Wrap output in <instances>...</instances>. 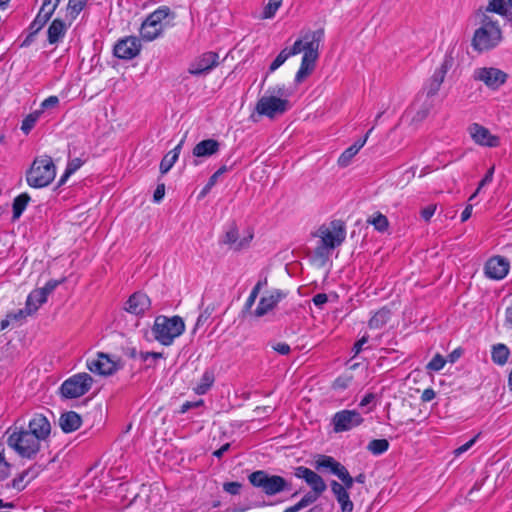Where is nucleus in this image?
<instances>
[{"mask_svg":"<svg viewBox=\"0 0 512 512\" xmlns=\"http://www.w3.org/2000/svg\"><path fill=\"white\" fill-rule=\"evenodd\" d=\"M51 423L42 414H34L27 427L15 428L7 438V444L21 457L33 460L51 437Z\"/></svg>","mask_w":512,"mask_h":512,"instance_id":"f257e3e1","label":"nucleus"},{"mask_svg":"<svg viewBox=\"0 0 512 512\" xmlns=\"http://www.w3.org/2000/svg\"><path fill=\"white\" fill-rule=\"evenodd\" d=\"M323 38V29L306 32L300 39L294 42L291 48L281 50L270 64L269 73L276 71L289 57L303 52L300 67L295 75V83H302L315 69L316 61L319 58L320 44Z\"/></svg>","mask_w":512,"mask_h":512,"instance_id":"f03ea898","label":"nucleus"},{"mask_svg":"<svg viewBox=\"0 0 512 512\" xmlns=\"http://www.w3.org/2000/svg\"><path fill=\"white\" fill-rule=\"evenodd\" d=\"M502 41V31L494 17L485 13L479 15L478 27L475 29L471 46L477 52H485L497 47Z\"/></svg>","mask_w":512,"mask_h":512,"instance_id":"7ed1b4c3","label":"nucleus"},{"mask_svg":"<svg viewBox=\"0 0 512 512\" xmlns=\"http://www.w3.org/2000/svg\"><path fill=\"white\" fill-rule=\"evenodd\" d=\"M288 96L289 93L285 85L270 87L266 94L258 100L256 112L270 119L282 115L289 109Z\"/></svg>","mask_w":512,"mask_h":512,"instance_id":"20e7f679","label":"nucleus"},{"mask_svg":"<svg viewBox=\"0 0 512 512\" xmlns=\"http://www.w3.org/2000/svg\"><path fill=\"white\" fill-rule=\"evenodd\" d=\"M185 331V323L180 316L159 315L152 326L154 339L164 346H170Z\"/></svg>","mask_w":512,"mask_h":512,"instance_id":"39448f33","label":"nucleus"},{"mask_svg":"<svg viewBox=\"0 0 512 512\" xmlns=\"http://www.w3.org/2000/svg\"><path fill=\"white\" fill-rule=\"evenodd\" d=\"M56 176V167L48 155H42L34 159L30 169L26 173L27 184L32 188L48 186Z\"/></svg>","mask_w":512,"mask_h":512,"instance_id":"423d86ee","label":"nucleus"},{"mask_svg":"<svg viewBox=\"0 0 512 512\" xmlns=\"http://www.w3.org/2000/svg\"><path fill=\"white\" fill-rule=\"evenodd\" d=\"M320 238V245L316 247L315 252L318 256L328 255L331 250L341 245L345 240V225L340 220H334L328 225H322L317 231Z\"/></svg>","mask_w":512,"mask_h":512,"instance_id":"0eeeda50","label":"nucleus"},{"mask_svg":"<svg viewBox=\"0 0 512 512\" xmlns=\"http://www.w3.org/2000/svg\"><path fill=\"white\" fill-rule=\"evenodd\" d=\"M249 482L268 496H274L290 489V484L279 475H270L264 470H258L248 476Z\"/></svg>","mask_w":512,"mask_h":512,"instance_id":"6e6552de","label":"nucleus"},{"mask_svg":"<svg viewBox=\"0 0 512 512\" xmlns=\"http://www.w3.org/2000/svg\"><path fill=\"white\" fill-rule=\"evenodd\" d=\"M171 14L167 6H161L150 13L142 22L140 35L145 41H153L161 35L164 29L163 21Z\"/></svg>","mask_w":512,"mask_h":512,"instance_id":"1a4fd4ad","label":"nucleus"},{"mask_svg":"<svg viewBox=\"0 0 512 512\" xmlns=\"http://www.w3.org/2000/svg\"><path fill=\"white\" fill-rule=\"evenodd\" d=\"M93 378L90 374L77 373L66 379L61 387V394L68 399L79 398L85 395L92 387Z\"/></svg>","mask_w":512,"mask_h":512,"instance_id":"9d476101","label":"nucleus"},{"mask_svg":"<svg viewBox=\"0 0 512 512\" xmlns=\"http://www.w3.org/2000/svg\"><path fill=\"white\" fill-rule=\"evenodd\" d=\"M472 77L489 89L497 90L506 82L508 75L496 67H479L474 69Z\"/></svg>","mask_w":512,"mask_h":512,"instance_id":"9b49d317","label":"nucleus"},{"mask_svg":"<svg viewBox=\"0 0 512 512\" xmlns=\"http://www.w3.org/2000/svg\"><path fill=\"white\" fill-rule=\"evenodd\" d=\"M65 278H62L60 280L51 279L46 284L41 287L32 290L26 299V306L28 307V310L35 313L40 306H42L44 303H46L48 296L62 283L65 282Z\"/></svg>","mask_w":512,"mask_h":512,"instance_id":"f8f14e48","label":"nucleus"},{"mask_svg":"<svg viewBox=\"0 0 512 512\" xmlns=\"http://www.w3.org/2000/svg\"><path fill=\"white\" fill-rule=\"evenodd\" d=\"M364 419L356 410H341L332 418L333 429L336 433L349 431L363 423Z\"/></svg>","mask_w":512,"mask_h":512,"instance_id":"ddd939ff","label":"nucleus"},{"mask_svg":"<svg viewBox=\"0 0 512 512\" xmlns=\"http://www.w3.org/2000/svg\"><path fill=\"white\" fill-rule=\"evenodd\" d=\"M219 55L215 52H205L196 57L189 65L188 72L194 76H202L210 73L218 66Z\"/></svg>","mask_w":512,"mask_h":512,"instance_id":"4468645a","label":"nucleus"},{"mask_svg":"<svg viewBox=\"0 0 512 512\" xmlns=\"http://www.w3.org/2000/svg\"><path fill=\"white\" fill-rule=\"evenodd\" d=\"M86 366L92 373L103 376L112 375L119 368L118 364L104 353H98L96 358L88 359Z\"/></svg>","mask_w":512,"mask_h":512,"instance_id":"2eb2a0df","label":"nucleus"},{"mask_svg":"<svg viewBox=\"0 0 512 512\" xmlns=\"http://www.w3.org/2000/svg\"><path fill=\"white\" fill-rule=\"evenodd\" d=\"M141 50V44L137 37L130 36L119 40L114 46V55L117 58L130 60L136 57Z\"/></svg>","mask_w":512,"mask_h":512,"instance_id":"dca6fc26","label":"nucleus"},{"mask_svg":"<svg viewBox=\"0 0 512 512\" xmlns=\"http://www.w3.org/2000/svg\"><path fill=\"white\" fill-rule=\"evenodd\" d=\"M433 107L434 99H429L428 97L418 94L407 111V114L411 115V121L413 123H420L427 118Z\"/></svg>","mask_w":512,"mask_h":512,"instance_id":"f3484780","label":"nucleus"},{"mask_svg":"<svg viewBox=\"0 0 512 512\" xmlns=\"http://www.w3.org/2000/svg\"><path fill=\"white\" fill-rule=\"evenodd\" d=\"M294 475L299 479H303L315 493L322 494L327 488L323 478L307 467H296Z\"/></svg>","mask_w":512,"mask_h":512,"instance_id":"a211bd4d","label":"nucleus"},{"mask_svg":"<svg viewBox=\"0 0 512 512\" xmlns=\"http://www.w3.org/2000/svg\"><path fill=\"white\" fill-rule=\"evenodd\" d=\"M285 297L286 294L279 289L270 291L268 295L260 298L259 303L253 312V315L257 318L263 317L272 311Z\"/></svg>","mask_w":512,"mask_h":512,"instance_id":"6ab92c4d","label":"nucleus"},{"mask_svg":"<svg viewBox=\"0 0 512 512\" xmlns=\"http://www.w3.org/2000/svg\"><path fill=\"white\" fill-rule=\"evenodd\" d=\"M508 271L509 262L501 256L492 257L485 264V275L490 279L501 280Z\"/></svg>","mask_w":512,"mask_h":512,"instance_id":"aec40b11","label":"nucleus"},{"mask_svg":"<svg viewBox=\"0 0 512 512\" xmlns=\"http://www.w3.org/2000/svg\"><path fill=\"white\" fill-rule=\"evenodd\" d=\"M469 134L481 146L497 147L499 145V138L492 135L487 128L477 123L470 125Z\"/></svg>","mask_w":512,"mask_h":512,"instance_id":"412c9836","label":"nucleus"},{"mask_svg":"<svg viewBox=\"0 0 512 512\" xmlns=\"http://www.w3.org/2000/svg\"><path fill=\"white\" fill-rule=\"evenodd\" d=\"M150 305L151 301L146 294L136 292L127 300L125 309L131 314L141 315L150 308Z\"/></svg>","mask_w":512,"mask_h":512,"instance_id":"4be33fe9","label":"nucleus"},{"mask_svg":"<svg viewBox=\"0 0 512 512\" xmlns=\"http://www.w3.org/2000/svg\"><path fill=\"white\" fill-rule=\"evenodd\" d=\"M238 228L232 223L227 227L225 234L223 235L221 242L230 246H233L235 250H241L244 247L248 246L249 242L253 238V234L249 233V235L242 240L238 241Z\"/></svg>","mask_w":512,"mask_h":512,"instance_id":"5701e85b","label":"nucleus"},{"mask_svg":"<svg viewBox=\"0 0 512 512\" xmlns=\"http://www.w3.org/2000/svg\"><path fill=\"white\" fill-rule=\"evenodd\" d=\"M330 485L337 502L340 504L341 512H352L354 504L350 499L349 493L345 491V487L335 480Z\"/></svg>","mask_w":512,"mask_h":512,"instance_id":"b1692460","label":"nucleus"},{"mask_svg":"<svg viewBox=\"0 0 512 512\" xmlns=\"http://www.w3.org/2000/svg\"><path fill=\"white\" fill-rule=\"evenodd\" d=\"M82 424L80 415L74 411L63 413L59 418V425L63 432L71 433L76 431Z\"/></svg>","mask_w":512,"mask_h":512,"instance_id":"393cba45","label":"nucleus"},{"mask_svg":"<svg viewBox=\"0 0 512 512\" xmlns=\"http://www.w3.org/2000/svg\"><path fill=\"white\" fill-rule=\"evenodd\" d=\"M220 144L217 140L206 139L202 140L193 148V155L195 157H209L218 152Z\"/></svg>","mask_w":512,"mask_h":512,"instance_id":"a878e982","label":"nucleus"},{"mask_svg":"<svg viewBox=\"0 0 512 512\" xmlns=\"http://www.w3.org/2000/svg\"><path fill=\"white\" fill-rule=\"evenodd\" d=\"M373 128H371L363 139L357 140L353 145L348 147L339 157L338 164L341 167H346L350 164L352 158L359 152V150L365 145L367 138Z\"/></svg>","mask_w":512,"mask_h":512,"instance_id":"bb28decb","label":"nucleus"},{"mask_svg":"<svg viewBox=\"0 0 512 512\" xmlns=\"http://www.w3.org/2000/svg\"><path fill=\"white\" fill-rule=\"evenodd\" d=\"M315 469L318 471L322 470H329L332 474L338 475L340 472V469H342L344 466L336 461L333 457L327 456V455H320L315 460Z\"/></svg>","mask_w":512,"mask_h":512,"instance_id":"cd10ccee","label":"nucleus"},{"mask_svg":"<svg viewBox=\"0 0 512 512\" xmlns=\"http://www.w3.org/2000/svg\"><path fill=\"white\" fill-rule=\"evenodd\" d=\"M67 25L61 19H54L48 27L47 37L50 44L58 43L66 34Z\"/></svg>","mask_w":512,"mask_h":512,"instance_id":"c85d7f7f","label":"nucleus"},{"mask_svg":"<svg viewBox=\"0 0 512 512\" xmlns=\"http://www.w3.org/2000/svg\"><path fill=\"white\" fill-rule=\"evenodd\" d=\"M509 356L510 350L505 344L498 343L492 346L491 358L495 364L499 366L505 365L508 362Z\"/></svg>","mask_w":512,"mask_h":512,"instance_id":"c756f323","label":"nucleus"},{"mask_svg":"<svg viewBox=\"0 0 512 512\" xmlns=\"http://www.w3.org/2000/svg\"><path fill=\"white\" fill-rule=\"evenodd\" d=\"M214 373L212 371H209V370H206L199 383L194 387V392L197 394V395H203V394H206L208 392V390L211 388V386L213 385L214 383Z\"/></svg>","mask_w":512,"mask_h":512,"instance_id":"7c9ffc66","label":"nucleus"},{"mask_svg":"<svg viewBox=\"0 0 512 512\" xmlns=\"http://www.w3.org/2000/svg\"><path fill=\"white\" fill-rule=\"evenodd\" d=\"M87 1L88 0H68L66 17L70 20V23L74 21L85 8Z\"/></svg>","mask_w":512,"mask_h":512,"instance_id":"2f4dec72","label":"nucleus"},{"mask_svg":"<svg viewBox=\"0 0 512 512\" xmlns=\"http://www.w3.org/2000/svg\"><path fill=\"white\" fill-rule=\"evenodd\" d=\"M453 65V59L450 56H445L442 63L436 70L434 71L433 75L430 77V79H433L440 84L443 83L445 76L447 72L450 70V68Z\"/></svg>","mask_w":512,"mask_h":512,"instance_id":"473e14b6","label":"nucleus"},{"mask_svg":"<svg viewBox=\"0 0 512 512\" xmlns=\"http://www.w3.org/2000/svg\"><path fill=\"white\" fill-rule=\"evenodd\" d=\"M390 319V310L382 308L377 311L369 320V327L371 329H379L383 327Z\"/></svg>","mask_w":512,"mask_h":512,"instance_id":"72a5a7b5","label":"nucleus"},{"mask_svg":"<svg viewBox=\"0 0 512 512\" xmlns=\"http://www.w3.org/2000/svg\"><path fill=\"white\" fill-rule=\"evenodd\" d=\"M30 196L27 193L18 195L13 201V219H18L26 209Z\"/></svg>","mask_w":512,"mask_h":512,"instance_id":"f704fd0d","label":"nucleus"},{"mask_svg":"<svg viewBox=\"0 0 512 512\" xmlns=\"http://www.w3.org/2000/svg\"><path fill=\"white\" fill-rule=\"evenodd\" d=\"M11 471L12 464L6 458L4 445L0 443V482L8 479Z\"/></svg>","mask_w":512,"mask_h":512,"instance_id":"c9c22d12","label":"nucleus"},{"mask_svg":"<svg viewBox=\"0 0 512 512\" xmlns=\"http://www.w3.org/2000/svg\"><path fill=\"white\" fill-rule=\"evenodd\" d=\"M389 448V442L386 439H374L369 442L367 450L373 455H381Z\"/></svg>","mask_w":512,"mask_h":512,"instance_id":"e433bc0d","label":"nucleus"},{"mask_svg":"<svg viewBox=\"0 0 512 512\" xmlns=\"http://www.w3.org/2000/svg\"><path fill=\"white\" fill-rule=\"evenodd\" d=\"M367 222L374 226L379 232H384L388 229L389 222L385 215L382 213H376L373 217L369 218Z\"/></svg>","mask_w":512,"mask_h":512,"instance_id":"4c0bfd02","label":"nucleus"},{"mask_svg":"<svg viewBox=\"0 0 512 512\" xmlns=\"http://www.w3.org/2000/svg\"><path fill=\"white\" fill-rule=\"evenodd\" d=\"M51 18L39 10L38 14L31 22L29 29L32 34L39 32Z\"/></svg>","mask_w":512,"mask_h":512,"instance_id":"58836bf2","label":"nucleus"},{"mask_svg":"<svg viewBox=\"0 0 512 512\" xmlns=\"http://www.w3.org/2000/svg\"><path fill=\"white\" fill-rule=\"evenodd\" d=\"M442 84L439 82L429 79L425 84L423 90L419 93L422 96L428 97L429 99H434L437 95Z\"/></svg>","mask_w":512,"mask_h":512,"instance_id":"ea45409f","label":"nucleus"},{"mask_svg":"<svg viewBox=\"0 0 512 512\" xmlns=\"http://www.w3.org/2000/svg\"><path fill=\"white\" fill-rule=\"evenodd\" d=\"M267 284V280L264 279V280H260L256 283V285L252 288L251 292H250V295L248 296L246 302H245V309L246 310H249L252 308V306L254 305L258 295H259V292L260 290L262 289V287L264 285Z\"/></svg>","mask_w":512,"mask_h":512,"instance_id":"a19ab883","label":"nucleus"},{"mask_svg":"<svg viewBox=\"0 0 512 512\" xmlns=\"http://www.w3.org/2000/svg\"><path fill=\"white\" fill-rule=\"evenodd\" d=\"M30 481L28 480L27 475L24 471L18 474L12 481L7 485V487L13 488L17 491L23 490Z\"/></svg>","mask_w":512,"mask_h":512,"instance_id":"79ce46f5","label":"nucleus"},{"mask_svg":"<svg viewBox=\"0 0 512 512\" xmlns=\"http://www.w3.org/2000/svg\"><path fill=\"white\" fill-rule=\"evenodd\" d=\"M38 117L39 113H31L23 119L21 123V130L24 134H28L34 128Z\"/></svg>","mask_w":512,"mask_h":512,"instance_id":"37998d69","label":"nucleus"},{"mask_svg":"<svg viewBox=\"0 0 512 512\" xmlns=\"http://www.w3.org/2000/svg\"><path fill=\"white\" fill-rule=\"evenodd\" d=\"M177 154H169V152L163 157L160 163L161 174H166L177 161Z\"/></svg>","mask_w":512,"mask_h":512,"instance_id":"c03bdc74","label":"nucleus"},{"mask_svg":"<svg viewBox=\"0 0 512 512\" xmlns=\"http://www.w3.org/2000/svg\"><path fill=\"white\" fill-rule=\"evenodd\" d=\"M486 12H494L500 15L506 14V7L504 0H489L486 7Z\"/></svg>","mask_w":512,"mask_h":512,"instance_id":"a18cd8bd","label":"nucleus"},{"mask_svg":"<svg viewBox=\"0 0 512 512\" xmlns=\"http://www.w3.org/2000/svg\"><path fill=\"white\" fill-rule=\"evenodd\" d=\"M283 0H269L263 11V18H272L281 6Z\"/></svg>","mask_w":512,"mask_h":512,"instance_id":"49530a36","label":"nucleus"},{"mask_svg":"<svg viewBox=\"0 0 512 512\" xmlns=\"http://www.w3.org/2000/svg\"><path fill=\"white\" fill-rule=\"evenodd\" d=\"M228 171V168L227 166H222L220 167L215 173H213L211 175V177L209 178L208 180V183L206 184V186L204 187L203 191H202V194H206L217 182L218 178L223 175L224 173H226Z\"/></svg>","mask_w":512,"mask_h":512,"instance_id":"de8ad7c7","label":"nucleus"},{"mask_svg":"<svg viewBox=\"0 0 512 512\" xmlns=\"http://www.w3.org/2000/svg\"><path fill=\"white\" fill-rule=\"evenodd\" d=\"M446 362L447 360L442 355L436 354L427 364L426 368L437 372L443 369Z\"/></svg>","mask_w":512,"mask_h":512,"instance_id":"09e8293b","label":"nucleus"},{"mask_svg":"<svg viewBox=\"0 0 512 512\" xmlns=\"http://www.w3.org/2000/svg\"><path fill=\"white\" fill-rule=\"evenodd\" d=\"M60 2L61 0H44L40 11L51 18Z\"/></svg>","mask_w":512,"mask_h":512,"instance_id":"8fccbe9b","label":"nucleus"},{"mask_svg":"<svg viewBox=\"0 0 512 512\" xmlns=\"http://www.w3.org/2000/svg\"><path fill=\"white\" fill-rule=\"evenodd\" d=\"M337 477L343 482V484L341 485L345 487V491L348 492V490L351 489L353 486L354 478L350 475V473L345 467L340 469V472L338 473Z\"/></svg>","mask_w":512,"mask_h":512,"instance_id":"3c124183","label":"nucleus"},{"mask_svg":"<svg viewBox=\"0 0 512 512\" xmlns=\"http://www.w3.org/2000/svg\"><path fill=\"white\" fill-rule=\"evenodd\" d=\"M34 314L32 311L28 310V307L25 305L23 309H19L15 312L8 313L7 316L11 320V322H20L24 320L27 316Z\"/></svg>","mask_w":512,"mask_h":512,"instance_id":"603ef678","label":"nucleus"},{"mask_svg":"<svg viewBox=\"0 0 512 512\" xmlns=\"http://www.w3.org/2000/svg\"><path fill=\"white\" fill-rule=\"evenodd\" d=\"M351 381H352L351 376H339L333 382V388L335 390H339V391L345 390L346 388H348Z\"/></svg>","mask_w":512,"mask_h":512,"instance_id":"864d4df0","label":"nucleus"},{"mask_svg":"<svg viewBox=\"0 0 512 512\" xmlns=\"http://www.w3.org/2000/svg\"><path fill=\"white\" fill-rule=\"evenodd\" d=\"M45 469V466L35 463L26 470H24L25 474L28 477L29 481H32L35 479L43 470Z\"/></svg>","mask_w":512,"mask_h":512,"instance_id":"5fc2aeb1","label":"nucleus"},{"mask_svg":"<svg viewBox=\"0 0 512 512\" xmlns=\"http://www.w3.org/2000/svg\"><path fill=\"white\" fill-rule=\"evenodd\" d=\"M478 437H479V434L476 435L475 437H473L472 439H470L465 444H463V445L459 446L458 448H456L454 450V452H453L454 456L455 457H459L463 453L467 452L476 443Z\"/></svg>","mask_w":512,"mask_h":512,"instance_id":"6e6d98bb","label":"nucleus"},{"mask_svg":"<svg viewBox=\"0 0 512 512\" xmlns=\"http://www.w3.org/2000/svg\"><path fill=\"white\" fill-rule=\"evenodd\" d=\"M320 495L321 494L315 493L313 491L308 492L302 497V499L300 500V503L303 506V508H305V507L309 506L310 504L314 503Z\"/></svg>","mask_w":512,"mask_h":512,"instance_id":"4d7b16f0","label":"nucleus"},{"mask_svg":"<svg viewBox=\"0 0 512 512\" xmlns=\"http://www.w3.org/2000/svg\"><path fill=\"white\" fill-rule=\"evenodd\" d=\"M241 484L239 482H227L223 485V490L231 495L239 494Z\"/></svg>","mask_w":512,"mask_h":512,"instance_id":"13d9d810","label":"nucleus"},{"mask_svg":"<svg viewBox=\"0 0 512 512\" xmlns=\"http://www.w3.org/2000/svg\"><path fill=\"white\" fill-rule=\"evenodd\" d=\"M83 164L84 161L81 158L70 159L67 163L66 170L74 174Z\"/></svg>","mask_w":512,"mask_h":512,"instance_id":"bf43d9fd","label":"nucleus"},{"mask_svg":"<svg viewBox=\"0 0 512 512\" xmlns=\"http://www.w3.org/2000/svg\"><path fill=\"white\" fill-rule=\"evenodd\" d=\"M369 336L367 334L363 335L353 346L352 351L354 355H358L362 350L365 344L368 343Z\"/></svg>","mask_w":512,"mask_h":512,"instance_id":"052dcab7","label":"nucleus"},{"mask_svg":"<svg viewBox=\"0 0 512 512\" xmlns=\"http://www.w3.org/2000/svg\"><path fill=\"white\" fill-rule=\"evenodd\" d=\"M272 349L281 355H287L290 353V346L285 342H278L272 345Z\"/></svg>","mask_w":512,"mask_h":512,"instance_id":"680f3d73","label":"nucleus"},{"mask_svg":"<svg viewBox=\"0 0 512 512\" xmlns=\"http://www.w3.org/2000/svg\"><path fill=\"white\" fill-rule=\"evenodd\" d=\"M494 175V166H492L484 176V178L480 181L477 191H480L485 185L489 184L493 180Z\"/></svg>","mask_w":512,"mask_h":512,"instance_id":"e2e57ef3","label":"nucleus"},{"mask_svg":"<svg viewBox=\"0 0 512 512\" xmlns=\"http://www.w3.org/2000/svg\"><path fill=\"white\" fill-rule=\"evenodd\" d=\"M164 195H165V185L163 183L158 184L154 191V194H153L154 202L159 203L164 198Z\"/></svg>","mask_w":512,"mask_h":512,"instance_id":"0e129e2a","label":"nucleus"},{"mask_svg":"<svg viewBox=\"0 0 512 512\" xmlns=\"http://www.w3.org/2000/svg\"><path fill=\"white\" fill-rule=\"evenodd\" d=\"M58 103L59 99L57 96H49L41 103V107L42 109H49L57 106Z\"/></svg>","mask_w":512,"mask_h":512,"instance_id":"69168bd1","label":"nucleus"},{"mask_svg":"<svg viewBox=\"0 0 512 512\" xmlns=\"http://www.w3.org/2000/svg\"><path fill=\"white\" fill-rule=\"evenodd\" d=\"M435 210H436L435 205H429L421 210V217L425 221H429L432 218V216L434 215Z\"/></svg>","mask_w":512,"mask_h":512,"instance_id":"338daca9","label":"nucleus"},{"mask_svg":"<svg viewBox=\"0 0 512 512\" xmlns=\"http://www.w3.org/2000/svg\"><path fill=\"white\" fill-rule=\"evenodd\" d=\"M312 301L315 306L321 307L327 303L328 297L325 293H318L313 297Z\"/></svg>","mask_w":512,"mask_h":512,"instance_id":"774afa93","label":"nucleus"}]
</instances>
